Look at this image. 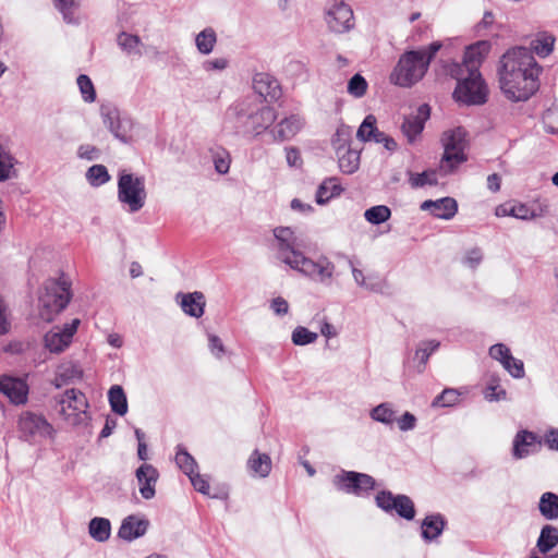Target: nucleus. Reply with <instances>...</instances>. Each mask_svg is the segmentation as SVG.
<instances>
[{
	"instance_id": "obj_1",
	"label": "nucleus",
	"mask_w": 558,
	"mask_h": 558,
	"mask_svg": "<svg viewBox=\"0 0 558 558\" xmlns=\"http://www.w3.org/2000/svg\"><path fill=\"white\" fill-rule=\"evenodd\" d=\"M541 72L542 68L527 48H513L501 57L500 87L508 99L525 101L537 90Z\"/></svg>"
},
{
	"instance_id": "obj_2",
	"label": "nucleus",
	"mask_w": 558,
	"mask_h": 558,
	"mask_svg": "<svg viewBox=\"0 0 558 558\" xmlns=\"http://www.w3.org/2000/svg\"><path fill=\"white\" fill-rule=\"evenodd\" d=\"M274 235L278 243L277 256L282 263L322 283L330 281L335 265L327 257H320L315 262L300 252V243L292 229L278 227L274 230Z\"/></svg>"
},
{
	"instance_id": "obj_3",
	"label": "nucleus",
	"mask_w": 558,
	"mask_h": 558,
	"mask_svg": "<svg viewBox=\"0 0 558 558\" xmlns=\"http://www.w3.org/2000/svg\"><path fill=\"white\" fill-rule=\"evenodd\" d=\"M441 48V43L434 41L418 50L404 52L395 66L390 81L401 87H411L423 78L430 61Z\"/></svg>"
},
{
	"instance_id": "obj_4",
	"label": "nucleus",
	"mask_w": 558,
	"mask_h": 558,
	"mask_svg": "<svg viewBox=\"0 0 558 558\" xmlns=\"http://www.w3.org/2000/svg\"><path fill=\"white\" fill-rule=\"evenodd\" d=\"M71 283L65 276L58 279H48L44 284V292L38 299L39 317L49 323L61 313L71 300Z\"/></svg>"
},
{
	"instance_id": "obj_5",
	"label": "nucleus",
	"mask_w": 558,
	"mask_h": 558,
	"mask_svg": "<svg viewBox=\"0 0 558 558\" xmlns=\"http://www.w3.org/2000/svg\"><path fill=\"white\" fill-rule=\"evenodd\" d=\"M449 74L457 81L453 98L464 105H483L487 100V87L480 72H462L449 68Z\"/></svg>"
},
{
	"instance_id": "obj_6",
	"label": "nucleus",
	"mask_w": 558,
	"mask_h": 558,
	"mask_svg": "<svg viewBox=\"0 0 558 558\" xmlns=\"http://www.w3.org/2000/svg\"><path fill=\"white\" fill-rule=\"evenodd\" d=\"M59 413L72 426L86 425L89 421L87 409L89 407L85 395L75 388L64 391L58 399Z\"/></svg>"
},
{
	"instance_id": "obj_7",
	"label": "nucleus",
	"mask_w": 558,
	"mask_h": 558,
	"mask_svg": "<svg viewBox=\"0 0 558 558\" xmlns=\"http://www.w3.org/2000/svg\"><path fill=\"white\" fill-rule=\"evenodd\" d=\"M442 144L445 151L439 170L444 174H448L466 160L464 154L466 147V131L462 128H456L445 132L442 135Z\"/></svg>"
},
{
	"instance_id": "obj_8",
	"label": "nucleus",
	"mask_w": 558,
	"mask_h": 558,
	"mask_svg": "<svg viewBox=\"0 0 558 558\" xmlns=\"http://www.w3.org/2000/svg\"><path fill=\"white\" fill-rule=\"evenodd\" d=\"M145 180L126 171H121L118 180V198L128 206L130 213L141 210L146 201Z\"/></svg>"
},
{
	"instance_id": "obj_9",
	"label": "nucleus",
	"mask_w": 558,
	"mask_h": 558,
	"mask_svg": "<svg viewBox=\"0 0 558 558\" xmlns=\"http://www.w3.org/2000/svg\"><path fill=\"white\" fill-rule=\"evenodd\" d=\"M17 428L21 437L26 441L52 437L54 429L43 414L24 411L17 420Z\"/></svg>"
},
{
	"instance_id": "obj_10",
	"label": "nucleus",
	"mask_w": 558,
	"mask_h": 558,
	"mask_svg": "<svg viewBox=\"0 0 558 558\" xmlns=\"http://www.w3.org/2000/svg\"><path fill=\"white\" fill-rule=\"evenodd\" d=\"M81 324L78 318L64 326H54L44 337V345L51 353L63 352L72 342Z\"/></svg>"
},
{
	"instance_id": "obj_11",
	"label": "nucleus",
	"mask_w": 558,
	"mask_h": 558,
	"mask_svg": "<svg viewBox=\"0 0 558 558\" xmlns=\"http://www.w3.org/2000/svg\"><path fill=\"white\" fill-rule=\"evenodd\" d=\"M377 506L386 512L396 511L400 517L412 520L415 515L414 504L405 495H392L383 490L376 496Z\"/></svg>"
},
{
	"instance_id": "obj_12",
	"label": "nucleus",
	"mask_w": 558,
	"mask_h": 558,
	"mask_svg": "<svg viewBox=\"0 0 558 558\" xmlns=\"http://www.w3.org/2000/svg\"><path fill=\"white\" fill-rule=\"evenodd\" d=\"M333 484L340 490L359 495L372 490L375 480L368 474L350 471L336 475Z\"/></svg>"
},
{
	"instance_id": "obj_13",
	"label": "nucleus",
	"mask_w": 558,
	"mask_h": 558,
	"mask_svg": "<svg viewBox=\"0 0 558 558\" xmlns=\"http://www.w3.org/2000/svg\"><path fill=\"white\" fill-rule=\"evenodd\" d=\"M328 27L335 33H344L353 26V11L344 2L332 3L326 12Z\"/></svg>"
},
{
	"instance_id": "obj_14",
	"label": "nucleus",
	"mask_w": 558,
	"mask_h": 558,
	"mask_svg": "<svg viewBox=\"0 0 558 558\" xmlns=\"http://www.w3.org/2000/svg\"><path fill=\"white\" fill-rule=\"evenodd\" d=\"M490 50V44L480 40L465 49L463 61L452 63L450 68H459L462 72H480L478 69Z\"/></svg>"
},
{
	"instance_id": "obj_15",
	"label": "nucleus",
	"mask_w": 558,
	"mask_h": 558,
	"mask_svg": "<svg viewBox=\"0 0 558 558\" xmlns=\"http://www.w3.org/2000/svg\"><path fill=\"white\" fill-rule=\"evenodd\" d=\"M0 392L14 404H24L28 398V385L22 378L2 376L0 377Z\"/></svg>"
},
{
	"instance_id": "obj_16",
	"label": "nucleus",
	"mask_w": 558,
	"mask_h": 558,
	"mask_svg": "<svg viewBox=\"0 0 558 558\" xmlns=\"http://www.w3.org/2000/svg\"><path fill=\"white\" fill-rule=\"evenodd\" d=\"M277 116L272 108L263 107L252 113L246 120V133L257 136L266 131L276 120Z\"/></svg>"
},
{
	"instance_id": "obj_17",
	"label": "nucleus",
	"mask_w": 558,
	"mask_h": 558,
	"mask_svg": "<svg viewBox=\"0 0 558 558\" xmlns=\"http://www.w3.org/2000/svg\"><path fill=\"white\" fill-rule=\"evenodd\" d=\"M158 477L159 473L151 464L144 463L136 470L140 493L143 498L151 499L155 496V486Z\"/></svg>"
},
{
	"instance_id": "obj_18",
	"label": "nucleus",
	"mask_w": 558,
	"mask_h": 558,
	"mask_svg": "<svg viewBox=\"0 0 558 558\" xmlns=\"http://www.w3.org/2000/svg\"><path fill=\"white\" fill-rule=\"evenodd\" d=\"M422 210H429L430 214L440 219L449 220L458 211V204L452 197H444L436 201H425L421 204Z\"/></svg>"
},
{
	"instance_id": "obj_19",
	"label": "nucleus",
	"mask_w": 558,
	"mask_h": 558,
	"mask_svg": "<svg viewBox=\"0 0 558 558\" xmlns=\"http://www.w3.org/2000/svg\"><path fill=\"white\" fill-rule=\"evenodd\" d=\"M304 120L298 114H291L282 119L272 130L275 141H289L294 137L303 128Z\"/></svg>"
},
{
	"instance_id": "obj_20",
	"label": "nucleus",
	"mask_w": 558,
	"mask_h": 558,
	"mask_svg": "<svg viewBox=\"0 0 558 558\" xmlns=\"http://www.w3.org/2000/svg\"><path fill=\"white\" fill-rule=\"evenodd\" d=\"M149 522L146 519H141L136 515L126 517L118 531V536L124 541L132 542L141 536H143L147 529Z\"/></svg>"
},
{
	"instance_id": "obj_21",
	"label": "nucleus",
	"mask_w": 558,
	"mask_h": 558,
	"mask_svg": "<svg viewBox=\"0 0 558 558\" xmlns=\"http://www.w3.org/2000/svg\"><path fill=\"white\" fill-rule=\"evenodd\" d=\"M101 116L104 124L109 129L114 137L126 143L131 123L128 120H121L118 111L114 109H102Z\"/></svg>"
},
{
	"instance_id": "obj_22",
	"label": "nucleus",
	"mask_w": 558,
	"mask_h": 558,
	"mask_svg": "<svg viewBox=\"0 0 558 558\" xmlns=\"http://www.w3.org/2000/svg\"><path fill=\"white\" fill-rule=\"evenodd\" d=\"M429 117V107L427 105L420 106L417 114L411 116L402 123V132L408 137L410 143H413L415 137L420 135L424 129V122Z\"/></svg>"
},
{
	"instance_id": "obj_23",
	"label": "nucleus",
	"mask_w": 558,
	"mask_h": 558,
	"mask_svg": "<svg viewBox=\"0 0 558 558\" xmlns=\"http://www.w3.org/2000/svg\"><path fill=\"white\" fill-rule=\"evenodd\" d=\"M536 446H541L537 436L532 432L521 430L514 437L512 454L515 459H522L529 456Z\"/></svg>"
},
{
	"instance_id": "obj_24",
	"label": "nucleus",
	"mask_w": 558,
	"mask_h": 558,
	"mask_svg": "<svg viewBox=\"0 0 558 558\" xmlns=\"http://www.w3.org/2000/svg\"><path fill=\"white\" fill-rule=\"evenodd\" d=\"M83 371L74 363L68 362L58 366L52 384L56 388L70 384L76 379H81Z\"/></svg>"
},
{
	"instance_id": "obj_25",
	"label": "nucleus",
	"mask_w": 558,
	"mask_h": 558,
	"mask_svg": "<svg viewBox=\"0 0 558 558\" xmlns=\"http://www.w3.org/2000/svg\"><path fill=\"white\" fill-rule=\"evenodd\" d=\"M558 545V527L546 524L542 527L536 546L539 553L546 555Z\"/></svg>"
},
{
	"instance_id": "obj_26",
	"label": "nucleus",
	"mask_w": 558,
	"mask_h": 558,
	"mask_svg": "<svg viewBox=\"0 0 558 558\" xmlns=\"http://www.w3.org/2000/svg\"><path fill=\"white\" fill-rule=\"evenodd\" d=\"M181 306L185 314L198 318L204 313V295L201 292L185 294L182 298Z\"/></svg>"
},
{
	"instance_id": "obj_27",
	"label": "nucleus",
	"mask_w": 558,
	"mask_h": 558,
	"mask_svg": "<svg viewBox=\"0 0 558 558\" xmlns=\"http://www.w3.org/2000/svg\"><path fill=\"white\" fill-rule=\"evenodd\" d=\"M445 526V520L440 514L427 515L422 522V536L426 541L437 538Z\"/></svg>"
},
{
	"instance_id": "obj_28",
	"label": "nucleus",
	"mask_w": 558,
	"mask_h": 558,
	"mask_svg": "<svg viewBox=\"0 0 558 558\" xmlns=\"http://www.w3.org/2000/svg\"><path fill=\"white\" fill-rule=\"evenodd\" d=\"M88 533L92 538L104 543L109 539L111 534L110 521L106 518H94L89 521Z\"/></svg>"
},
{
	"instance_id": "obj_29",
	"label": "nucleus",
	"mask_w": 558,
	"mask_h": 558,
	"mask_svg": "<svg viewBox=\"0 0 558 558\" xmlns=\"http://www.w3.org/2000/svg\"><path fill=\"white\" fill-rule=\"evenodd\" d=\"M247 464L250 470L260 477H266L271 470L270 457L266 453H259L257 450L252 453Z\"/></svg>"
},
{
	"instance_id": "obj_30",
	"label": "nucleus",
	"mask_w": 558,
	"mask_h": 558,
	"mask_svg": "<svg viewBox=\"0 0 558 558\" xmlns=\"http://www.w3.org/2000/svg\"><path fill=\"white\" fill-rule=\"evenodd\" d=\"M337 155L339 159V168L343 173L351 174L359 169L360 153L357 150L348 148L343 154H341V149L338 147Z\"/></svg>"
},
{
	"instance_id": "obj_31",
	"label": "nucleus",
	"mask_w": 558,
	"mask_h": 558,
	"mask_svg": "<svg viewBox=\"0 0 558 558\" xmlns=\"http://www.w3.org/2000/svg\"><path fill=\"white\" fill-rule=\"evenodd\" d=\"M538 509L547 520L558 519V495L547 492L539 499Z\"/></svg>"
},
{
	"instance_id": "obj_32",
	"label": "nucleus",
	"mask_w": 558,
	"mask_h": 558,
	"mask_svg": "<svg viewBox=\"0 0 558 558\" xmlns=\"http://www.w3.org/2000/svg\"><path fill=\"white\" fill-rule=\"evenodd\" d=\"M376 118L373 114H368L365 117L364 121L360 125L356 137L362 142L379 140L383 132H379L376 126Z\"/></svg>"
},
{
	"instance_id": "obj_33",
	"label": "nucleus",
	"mask_w": 558,
	"mask_h": 558,
	"mask_svg": "<svg viewBox=\"0 0 558 558\" xmlns=\"http://www.w3.org/2000/svg\"><path fill=\"white\" fill-rule=\"evenodd\" d=\"M108 399L111 410L119 414L124 415L128 412V401L124 390L121 386L114 385L108 392Z\"/></svg>"
},
{
	"instance_id": "obj_34",
	"label": "nucleus",
	"mask_w": 558,
	"mask_h": 558,
	"mask_svg": "<svg viewBox=\"0 0 558 558\" xmlns=\"http://www.w3.org/2000/svg\"><path fill=\"white\" fill-rule=\"evenodd\" d=\"M340 192L341 187L337 179H327L317 189L316 202L320 205L326 204L331 197L339 195Z\"/></svg>"
},
{
	"instance_id": "obj_35",
	"label": "nucleus",
	"mask_w": 558,
	"mask_h": 558,
	"mask_svg": "<svg viewBox=\"0 0 558 558\" xmlns=\"http://www.w3.org/2000/svg\"><path fill=\"white\" fill-rule=\"evenodd\" d=\"M216 43L217 35L211 27L203 29L195 38L196 48L203 54H209L214 50Z\"/></svg>"
},
{
	"instance_id": "obj_36",
	"label": "nucleus",
	"mask_w": 558,
	"mask_h": 558,
	"mask_svg": "<svg viewBox=\"0 0 558 558\" xmlns=\"http://www.w3.org/2000/svg\"><path fill=\"white\" fill-rule=\"evenodd\" d=\"M371 417L379 423L385 425H392L396 421V411L392 408V404L389 402H384L372 409L369 413Z\"/></svg>"
},
{
	"instance_id": "obj_37",
	"label": "nucleus",
	"mask_w": 558,
	"mask_h": 558,
	"mask_svg": "<svg viewBox=\"0 0 558 558\" xmlns=\"http://www.w3.org/2000/svg\"><path fill=\"white\" fill-rule=\"evenodd\" d=\"M391 216V210L385 205L373 206L365 210L364 218L372 225H379L387 221Z\"/></svg>"
},
{
	"instance_id": "obj_38",
	"label": "nucleus",
	"mask_w": 558,
	"mask_h": 558,
	"mask_svg": "<svg viewBox=\"0 0 558 558\" xmlns=\"http://www.w3.org/2000/svg\"><path fill=\"white\" fill-rule=\"evenodd\" d=\"M439 342L436 340L423 341L418 344L415 351V359L420 361L418 371L422 372L427 363L429 355L436 351Z\"/></svg>"
},
{
	"instance_id": "obj_39",
	"label": "nucleus",
	"mask_w": 558,
	"mask_h": 558,
	"mask_svg": "<svg viewBox=\"0 0 558 558\" xmlns=\"http://www.w3.org/2000/svg\"><path fill=\"white\" fill-rule=\"evenodd\" d=\"M178 466L187 475L192 476L196 472L197 464L194 458L184 449L179 447L175 454Z\"/></svg>"
},
{
	"instance_id": "obj_40",
	"label": "nucleus",
	"mask_w": 558,
	"mask_h": 558,
	"mask_svg": "<svg viewBox=\"0 0 558 558\" xmlns=\"http://www.w3.org/2000/svg\"><path fill=\"white\" fill-rule=\"evenodd\" d=\"M554 43L555 38L553 36L543 35L532 40L531 49L529 50L544 58L553 51Z\"/></svg>"
},
{
	"instance_id": "obj_41",
	"label": "nucleus",
	"mask_w": 558,
	"mask_h": 558,
	"mask_svg": "<svg viewBox=\"0 0 558 558\" xmlns=\"http://www.w3.org/2000/svg\"><path fill=\"white\" fill-rule=\"evenodd\" d=\"M409 182L413 189L423 187L425 185H436V171L427 170L422 173L409 172Z\"/></svg>"
},
{
	"instance_id": "obj_42",
	"label": "nucleus",
	"mask_w": 558,
	"mask_h": 558,
	"mask_svg": "<svg viewBox=\"0 0 558 558\" xmlns=\"http://www.w3.org/2000/svg\"><path fill=\"white\" fill-rule=\"evenodd\" d=\"M86 178L89 183L94 186H99L101 184L107 183L110 180V175L108 170L102 165H94L92 166L86 173Z\"/></svg>"
},
{
	"instance_id": "obj_43",
	"label": "nucleus",
	"mask_w": 558,
	"mask_h": 558,
	"mask_svg": "<svg viewBox=\"0 0 558 558\" xmlns=\"http://www.w3.org/2000/svg\"><path fill=\"white\" fill-rule=\"evenodd\" d=\"M368 84L361 74L353 75L348 83V93L355 97L361 98L367 92Z\"/></svg>"
},
{
	"instance_id": "obj_44",
	"label": "nucleus",
	"mask_w": 558,
	"mask_h": 558,
	"mask_svg": "<svg viewBox=\"0 0 558 558\" xmlns=\"http://www.w3.org/2000/svg\"><path fill=\"white\" fill-rule=\"evenodd\" d=\"M317 333L310 331L307 328L299 326L292 331V342L295 345H306L317 340Z\"/></svg>"
},
{
	"instance_id": "obj_45",
	"label": "nucleus",
	"mask_w": 558,
	"mask_h": 558,
	"mask_svg": "<svg viewBox=\"0 0 558 558\" xmlns=\"http://www.w3.org/2000/svg\"><path fill=\"white\" fill-rule=\"evenodd\" d=\"M141 39L138 36L121 33L118 37L119 46L128 53H136L141 56V51L137 49Z\"/></svg>"
},
{
	"instance_id": "obj_46",
	"label": "nucleus",
	"mask_w": 558,
	"mask_h": 558,
	"mask_svg": "<svg viewBox=\"0 0 558 558\" xmlns=\"http://www.w3.org/2000/svg\"><path fill=\"white\" fill-rule=\"evenodd\" d=\"M77 85H78L80 92L82 94V97L86 102L95 101L96 92H95V88H94V85H93L90 78L87 75L81 74L77 77Z\"/></svg>"
},
{
	"instance_id": "obj_47",
	"label": "nucleus",
	"mask_w": 558,
	"mask_h": 558,
	"mask_svg": "<svg viewBox=\"0 0 558 558\" xmlns=\"http://www.w3.org/2000/svg\"><path fill=\"white\" fill-rule=\"evenodd\" d=\"M11 330V313L4 298L0 294V337Z\"/></svg>"
},
{
	"instance_id": "obj_48",
	"label": "nucleus",
	"mask_w": 558,
	"mask_h": 558,
	"mask_svg": "<svg viewBox=\"0 0 558 558\" xmlns=\"http://www.w3.org/2000/svg\"><path fill=\"white\" fill-rule=\"evenodd\" d=\"M276 82H270L269 78L264 74H258L254 78V88L262 96L275 97V94L270 93V88H276Z\"/></svg>"
},
{
	"instance_id": "obj_49",
	"label": "nucleus",
	"mask_w": 558,
	"mask_h": 558,
	"mask_svg": "<svg viewBox=\"0 0 558 558\" xmlns=\"http://www.w3.org/2000/svg\"><path fill=\"white\" fill-rule=\"evenodd\" d=\"M459 399V393L456 389H445L432 403L433 407H451Z\"/></svg>"
},
{
	"instance_id": "obj_50",
	"label": "nucleus",
	"mask_w": 558,
	"mask_h": 558,
	"mask_svg": "<svg viewBox=\"0 0 558 558\" xmlns=\"http://www.w3.org/2000/svg\"><path fill=\"white\" fill-rule=\"evenodd\" d=\"M509 216L515 217L522 220H530L536 217L533 210H531L525 204H514L509 208Z\"/></svg>"
},
{
	"instance_id": "obj_51",
	"label": "nucleus",
	"mask_w": 558,
	"mask_h": 558,
	"mask_svg": "<svg viewBox=\"0 0 558 558\" xmlns=\"http://www.w3.org/2000/svg\"><path fill=\"white\" fill-rule=\"evenodd\" d=\"M489 355L499 361L502 365L512 357L510 350L502 343H497L490 347Z\"/></svg>"
},
{
	"instance_id": "obj_52",
	"label": "nucleus",
	"mask_w": 558,
	"mask_h": 558,
	"mask_svg": "<svg viewBox=\"0 0 558 558\" xmlns=\"http://www.w3.org/2000/svg\"><path fill=\"white\" fill-rule=\"evenodd\" d=\"M54 5L62 13L66 23H74L75 20L72 12L74 0H54Z\"/></svg>"
},
{
	"instance_id": "obj_53",
	"label": "nucleus",
	"mask_w": 558,
	"mask_h": 558,
	"mask_svg": "<svg viewBox=\"0 0 558 558\" xmlns=\"http://www.w3.org/2000/svg\"><path fill=\"white\" fill-rule=\"evenodd\" d=\"M512 377L522 378L524 376V366L521 360L514 359L513 356L502 365Z\"/></svg>"
},
{
	"instance_id": "obj_54",
	"label": "nucleus",
	"mask_w": 558,
	"mask_h": 558,
	"mask_svg": "<svg viewBox=\"0 0 558 558\" xmlns=\"http://www.w3.org/2000/svg\"><path fill=\"white\" fill-rule=\"evenodd\" d=\"M215 169L220 174H226L230 168V157L229 154L222 151L220 154L215 155L214 157Z\"/></svg>"
},
{
	"instance_id": "obj_55",
	"label": "nucleus",
	"mask_w": 558,
	"mask_h": 558,
	"mask_svg": "<svg viewBox=\"0 0 558 558\" xmlns=\"http://www.w3.org/2000/svg\"><path fill=\"white\" fill-rule=\"evenodd\" d=\"M396 422L401 432L412 430L416 426V417L410 412L403 413Z\"/></svg>"
},
{
	"instance_id": "obj_56",
	"label": "nucleus",
	"mask_w": 558,
	"mask_h": 558,
	"mask_svg": "<svg viewBox=\"0 0 558 558\" xmlns=\"http://www.w3.org/2000/svg\"><path fill=\"white\" fill-rule=\"evenodd\" d=\"M485 398L488 401H499L506 399V390L499 385L490 383L485 390Z\"/></svg>"
},
{
	"instance_id": "obj_57",
	"label": "nucleus",
	"mask_w": 558,
	"mask_h": 558,
	"mask_svg": "<svg viewBox=\"0 0 558 558\" xmlns=\"http://www.w3.org/2000/svg\"><path fill=\"white\" fill-rule=\"evenodd\" d=\"M77 155L82 159L95 160L99 158L100 151L93 145H81L77 150Z\"/></svg>"
},
{
	"instance_id": "obj_58",
	"label": "nucleus",
	"mask_w": 558,
	"mask_h": 558,
	"mask_svg": "<svg viewBox=\"0 0 558 558\" xmlns=\"http://www.w3.org/2000/svg\"><path fill=\"white\" fill-rule=\"evenodd\" d=\"M189 477L191 480L192 485L194 486V488L197 492H199L204 495L209 494L208 482L203 476H201L197 472H194V474H192V476H189Z\"/></svg>"
},
{
	"instance_id": "obj_59",
	"label": "nucleus",
	"mask_w": 558,
	"mask_h": 558,
	"mask_svg": "<svg viewBox=\"0 0 558 558\" xmlns=\"http://www.w3.org/2000/svg\"><path fill=\"white\" fill-rule=\"evenodd\" d=\"M286 159L290 167L300 168L302 166L300 150L295 147L286 148Z\"/></svg>"
},
{
	"instance_id": "obj_60",
	"label": "nucleus",
	"mask_w": 558,
	"mask_h": 558,
	"mask_svg": "<svg viewBox=\"0 0 558 558\" xmlns=\"http://www.w3.org/2000/svg\"><path fill=\"white\" fill-rule=\"evenodd\" d=\"M208 340H209V349H210L211 353L214 355H216L217 357H221L222 354L225 353V347H223L220 338L215 335H209Z\"/></svg>"
},
{
	"instance_id": "obj_61",
	"label": "nucleus",
	"mask_w": 558,
	"mask_h": 558,
	"mask_svg": "<svg viewBox=\"0 0 558 558\" xmlns=\"http://www.w3.org/2000/svg\"><path fill=\"white\" fill-rule=\"evenodd\" d=\"M203 66L206 71H221L228 66V60L225 58L207 60L204 62Z\"/></svg>"
},
{
	"instance_id": "obj_62",
	"label": "nucleus",
	"mask_w": 558,
	"mask_h": 558,
	"mask_svg": "<svg viewBox=\"0 0 558 558\" xmlns=\"http://www.w3.org/2000/svg\"><path fill=\"white\" fill-rule=\"evenodd\" d=\"M270 306L277 315H286L289 311L288 302L281 296L275 298Z\"/></svg>"
},
{
	"instance_id": "obj_63",
	"label": "nucleus",
	"mask_w": 558,
	"mask_h": 558,
	"mask_svg": "<svg viewBox=\"0 0 558 558\" xmlns=\"http://www.w3.org/2000/svg\"><path fill=\"white\" fill-rule=\"evenodd\" d=\"M482 258H483V254H482L481 250L473 248L468 252V254L465 256V263L470 267L475 268L476 266L480 265V263L482 262Z\"/></svg>"
},
{
	"instance_id": "obj_64",
	"label": "nucleus",
	"mask_w": 558,
	"mask_h": 558,
	"mask_svg": "<svg viewBox=\"0 0 558 558\" xmlns=\"http://www.w3.org/2000/svg\"><path fill=\"white\" fill-rule=\"evenodd\" d=\"M545 442L549 449L558 451V429H550L545 436Z\"/></svg>"
}]
</instances>
